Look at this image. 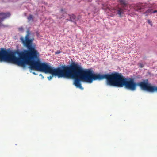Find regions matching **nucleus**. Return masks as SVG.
Returning <instances> with one entry per match:
<instances>
[{"mask_svg":"<svg viewBox=\"0 0 157 157\" xmlns=\"http://www.w3.org/2000/svg\"><path fill=\"white\" fill-rule=\"evenodd\" d=\"M44 67V70L46 72L57 75L58 78H75L73 84L81 90L83 89L81 86V80L91 83L94 80H100L105 78L107 80V85L120 87L124 86L126 89L132 91L136 90L137 86H140V82L136 83L132 78L127 80L126 78L118 73L103 75L95 74L90 69H84L80 64L75 62L72 63L70 65L62 66V69L60 67L54 69L47 66Z\"/></svg>","mask_w":157,"mask_h":157,"instance_id":"obj_1","label":"nucleus"},{"mask_svg":"<svg viewBox=\"0 0 157 157\" xmlns=\"http://www.w3.org/2000/svg\"><path fill=\"white\" fill-rule=\"evenodd\" d=\"M24 45L25 46L28 51L25 50L23 52L20 53L18 54L19 57L15 56V53L11 51L6 50L1 48L0 50V62L3 61L13 62L18 66H24L26 64L30 65L29 68L31 70L33 69L38 70L45 73H49L52 75L48 77L49 80H50L53 75L49 72H46L44 70L45 66L49 67L50 68L56 69L51 66L49 63H41L39 60L36 61L34 59L39 56V53L37 50L35 49L34 47L32 45V40L29 38V35L27 34L25 39L23 37L20 38Z\"/></svg>","mask_w":157,"mask_h":157,"instance_id":"obj_2","label":"nucleus"},{"mask_svg":"<svg viewBox=\"0 0 157 157\" xmlns=\"http://www.w3.org/2000/svg\"><path fill=\"white\" fill-rule=\"evenodd\" d=\"M10 16V13H0V26L2 27H6V26L3 25L1 22H2L5 19L9 17Z\"/></svg>","mask_w":157,"mask_h":157,"instance_id":"obj_3","label":"nucleus"},{"mask_svg":"<svg viewBox=\"0 0 157 157\" xmlns=\"http://www.w3.org/2000/svg\"><path fill=\"white\" fill-rule=\"evenodd\" d=\"M113 11L115 14H117L119 15V17H121L122 14L124 12V9L122 8L118 7L117 9H114Z\"/></svg>","mask_w":157,"mask_h":157,"instance_id":"obj_4","label":"nucleus"},{"mask_svg":"<svg viewBox=\"0 0 157 157\" xmlns=\"http://www.w3.org/2000/svg\"><path fill=\"white\" fill-rule=\"evenodd\" d=\"M69 16L70 17V21L72 22H73L75 24L76 16L73 14Z\"/></svg>","mask_w":157,"mask_h":157,"instance_id":"obj_5","label":"nucleus"},{"mask_svg":"<svg viewBox=\"0 0 157 157\" xmlns=\"http://www.w3.org/2000/svg\"><path fill=\"white\" fill-rule=\"evenodd\" d=\"M152 10L151 9H149L146 11L145 13V14H146V15H147V14H146L147 13H152Z\"/></svg>","mask_w":157,"mask_h":157,"instance_id":"obj_6","label":"nucleus"},{"mask_svg":"<svg viewBox=\"0 0 157 157\" xmlns=\"http://www.w3.org/2000/svg\"><path fill=\"white\" fill-rule=\"evenodd\" d=\"M120 2L122 5H126L125 1V0H119Z\"/></svg>","mask_w":157,"mask_h":157,"instance_id":"obj_7","label":"nucleus"},{"mask_svg":"<svg viewBox=\"0 0 157 157\" xmlns=\"http://www.w3.org/2000/svg\"><path fill=\"white\" fill-rule=\"evenodd\" d=\"M29 21H30L33 19V16L31 15H29V16L27 17Z\"/></svg>","mask_w":157,"mask_h":157,"instance_id":"obj_8","label":"nucleus"},{"mask_svg":"<svg viewBox=\"0 0 157 157\" xmlns=\"http://www.w3.org/2000/svg\"><path fill=\"white\" fill-rule=\"evenodd\" d=\"M18 29L20 31H23V28L22 27L19 28Z\"/></svg>","mask_w":157,"mask_h":157,"instance_id":"obj_9","label":"nucleus"},{"mask_svg":"<svg viewBox=\"0 0 157 157\" xmlns=\"http://www.w3.org/2000/svg\"><path fill=\"white\" fill-rule=\"evenodd\" d=\"M147 22H148V23L151 26H152V23H151V22L149 20H147Z\"/></svg>","mask_w":157,"mask_h":157,"instance_id":"obj_10","label":"nucleus"},{"mask_svg":"<svg viewBox=\"0 0 157 157\" xmlns=\"http://www.w3.org/2000/svg\"><path fill=\"white\" fill-rule=\"evenodd\" d=\"M61 53V51L60 50H58L55 53L56 54H59Z\"/></svg>","mask_w":157,"mask_h":157,"instance_id":"obj_11","label":"nucleus"},{"mask_svg":"<svg viewBox=\"0 0 157 157\" xmlns=\"http://www.w3.org/2000/svg\"><path fill=\"white\" fill-rule=\"evenodd\" d=\"M139 67H140L141 68H142V67H143L144 65L140 63L139 64Z\"/></svg>","mask_w":157,"mask_h":157,"instance_id":"obj_12","label":"nucleus"},{"mask_svg":"<svg viewBox=\"0 0 157 157\" xmlns=\"http://www.w3.org/2000/svg\"><path fill=\"white\" fill-rule=\"evenodd\" d=\"M39 75L40 76H41V79H43L44 78V77L41 74H39Z\"/></svg>","mask_w":157,"mask_h":157,"instance_id":"obj_13","label":"nucleus"},{"mask_svg":"<svg viewBox=\"0 0 157 157\" xmlns=\"http://www.w3.org/2000/svg\"><path fill=\"white\" fill-rule=\"evenodd\" d=\"M30 72L32 73L33 74L37 75V74L35 72H33L31 71H30Z\"/></svg>","mask_w":157,"mask_h":157,"instance_id":"obj_14","label":"nucleus"},{"mask_svg":"<svg viewBox=\"0 0 157 157\" xmlns=\"http://www.w3.org/2000/svg\"><path fill=\"white\" fill-rule=\"evenodd\" d=\"M152 13H157V10H155L153 11Z\"/></svg>","mask_w":157,"mask_h":157,"instance_id":"obj_15","label":"nucleus"}]
</instances>
